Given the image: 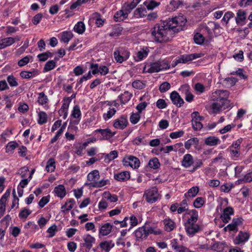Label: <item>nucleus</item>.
<instances>
[{
  "instance_id": "f257e3e1",
  "label": "nucleus",
  "mask_w": 252,
  "mask_h": 252,
  "mask_svg": "<svg viewBox=\"0 0 252 252\" xmlns=\"http://www.w3.org/2000/svg\"><path fill=\"white\" fill-rule=\"evenodd\" d=\"M164 21L156 24L151 30L152 39L157 43H166L172 38V31Z\"/></svg>"
},
{
  "instance_id": "f03ea898",
  "label": "nucleus",
  "mask_w": 252,
  "mask_h": 252,
  "mask_svg": "<svg viewBox=\"0 0 252 252\" xmlns=\"http://www.w3.org/2000/svg\"><path fill=\"white\" fill-rule=\"evenodd\" d=\"M168 28L172 31V34L178 32L183 30L187 23L186 17L182 15L169 18L168 20L164 21Z\"/></svg>"
},
{
  "instance_id": "7ed1b4c3",
  "label": "nucleus",
  "mask_w": 252,
  "mask_h": 252,
  "mask_svg": "<svg viewBox=\"0 0 252 252\" xmlns=\"http://www.w3.org/2000/svg\"><path fill=\"white\" fill-rule=\"evenodd\" d=\"M113 55L114 58L117 63H122L128 59L130 53L125 49L120 48L115 49Z\"/></svg>"
},
{
  "instance_id": "20e7f679",
  "label": "nucleus",
  "mask_w": 252,
  "mask_h": 252,
  "mask_svg": "<svg viewBox=\"0 0 252 252\" xmlns=\"http://www.w3.org/2000/svg\"><path fill=\"white\" fill-rule=\"evenodd\" d=\"M201 54L194 53L191 54H185L180 56L176 60L175 63L173 64V66H175L179 63H186L189 61L200 58Z\"/></svg>"
},
{
  "instance_id": "39448f33",
  "label": "nucleus",
  "mask_w": 252,
  "mask_h": 252,
  "mask_svg": "<svg viewBox=\"0 0 252 252\" xmlns=\"http://www.w3.org/2000/svg\"><path fill=\"white\" fill-rule=\"evenodd\" d=\"M229 94V92L226 90H219L212 93V97L213 99H218L228 105L227 98Z\"/></svg>"
},
{
  "instance_id": "423d86ee",
  "label": "nucleus",
  "mask_w": 252,
  "mask_h": 252,
  "mask_svg": "<svg viewBox=\"0 0 252 252\" xmlns=\"http://www.w3.org/2000/svg\"><path fill=\"white\" fill-rule=\"evenodd\" d=\"M123 163L125 166H129L133 169L138 168L140 164L139 159L133 156H128L124 158Z\"/></svg>"
},
{
  "instance_id": "0eeeda50",
  "label": "nucleus",
  "mask_w": 252,
  "mask_h": 252,
  "mask_svg": "<svg viewBox=\"0 0 252 252\" xmlns=\"http://www.w3.org/2000/svg\"><path fill=\"white\" fill-rule=\"evenodd\" d=\"M153 232V229L151 227L146 228V226L139 227L135 231L134 234L136 240L139 241L146 239L150 233Z\"/></svg>"
},
{
  "instance_id": "6e6552de",
  "label": "nucleus",
  "mask_w": 252,
  "mask_h": 252,
  "mask_svg": "<svg viewBox=\"0 0 252 252\" xmlns=\"http://www.w3.org/2000/svg\"><path fill=\"white\" fill-rule=\"evenodd\" d=\"M191 116L192 118V128L195 130L201 129L203 127V125L200 121L203 120V117H201L197 112L192 113Z\"/></svg>"
},
{
  "instance_id": "1a4fd4ad",
  "label": "nucleus",
  "mask_w": 252,
  "mask_h": 252,
  "mask_svg": "<svg viewBox=\"0 0 252 252\" xmlns=\"http://www.w3.org/2000/svg\"><path fill=\"white\" fill-rule=\"evenodd\" d=\"M146 201L150 203L155 202L158 199V190L154 188L146 191L144 195Z\"/></svg>"
},
{
  "instance_id": "9d476101",
  "label": "nucleus",
  "mask_w": 252,
  "mask_h": 252,
  "mask_svg": "<svg viewBox=\"0 0 252 252\" xmlns=\"http://www.w3.org/2000/svg\"><path fill=\"white\" fill-rule=\"evenodd\" d=\"M185 229L188 235L193 236L200 230V226L196 223H185Z\"/></svg>"
},
{
  "instance_id": "9b49d317",
  "label": "nucleus",
  "mask_w": 252,
  "mask_h": 252,
  "mask_svg": "<svg viewBox=\"0 0 252 252\" xmlns=\"http://www.w3.org/2000/svg\"><path fill=\"white\" fill-rule=\"evenodd\" d=\"M220 28V25L215 22L210 21L203 28V32H206L209 37H211L215 30Z\"/></svg>"
},
{
  "instance_id": "f8f14e48",
  "label": "nucleus",
  "mask_w": 252,
  "mask_h": 252,
  "mask_svg": "<svg viewBox=\"0 0 252 252\" xmlns=\"http://www.w3.org/2000/svg\"><path fill=\"white\" fill-rule=\"evenodd\" d=\"M214 102L212 104L211 108L213 113H218L221 111L222 109H225L227 108L228 105L227 104L218 100V99H213Z\"/></svg>"
},
{
  "instance_id": "ddd939ff",
  "label": "nucleus",
  "mask_w": 252,
  "mask_h": 252,
  "mask_svg": "<svg viewBox=\"0 0 252 252\" xmlns=\"http://www.w3.org/2000/svg\"><path fill=\"white\" fill-rule=\"evenodd\" d=\"M127 124L126 117L125 116H122L115 120L113 126L116 128L123 129L127 126Z\"/></svg>"
},
{
  "instance_id": "4468645a",
  "label": "nucleus",
  "mask_w": 252,
  "mask_h": 252,
  "mask_svg": "<svg viewBox=\"0 0 252 252\" xmlns=\"http://www.w3.org/2000/svg\"><path fill=\"white\" fill-rule=\"evenodd\" d=\"M170 98L172 103L178 107H181L184 103L183 99L176 91H173L170 94Z\"/></svg>"
},
{
  "instance_id": "2eb2a0df",
  "label": "nucleus",
  "mask_w": 252,
  "mask_h": 252,
  "mask_svg": "<svg viewBox=\"0 0 252 252\" xmlns=\"http://www.w3.org/2000/svg\"><path fill=\"white\" fill-rule=\"evenodd\" d=\"M249 238L250 235L248 233L240 231L238 235L235 237L234 239V243L238 245L244 243L249 240Z\"/></svg>"
},
{
  "instance_id": "dca6fc26",
  "label": "nucleus",
  "mask_w": 252,
  "mask_h": 252,
  "mask_svg": "<svg viewBox=\"0 0 252 252\" xmlns=\"http://www.w3.org/2000/svg\"><path fill=\"white\" fill-rule=\"evenodd\" d=\"M129 13L125 10L124 6L121 10L117 11L114 16V19L116 22L122 21L126 19Z\"/></svg>"
},
{
  "instance_id": "f3484780",
  "label": "nucleus",
  "mask_w": 252,
  "mask_h": 252,
  "mask_svg": "<svg viewBox=\"0 0 252 252\" xmlns=\"http://www.w3.org/2000/svg\"><path fill=\"white\" fill-rule=\"evenodd\" d=\"M193 163L192 156L189 154H187L183 157L181 161L182 165L185 168H189Z\"/></svg>"
},
{
  "instance_id": "a211bd4d",
  "label": "nucleus",
  "mask_w": 252,
  "mask_h": 252,
  "mask_svg": "<svg viewBox=\"0 0 252 252\" xmlns=\"http://www.w3.org/2000/svg\"><path fill=\"white\" fill-rule=\"evenodd\" d=\"M233 214V209L231 207H227L224 209L220 218L224 222H228L230 220V215Z\"/></svg>"
},
{
  "instance_id": "6ab92c4d",
  "label": "nucleus",
  "mask_w": 252,
  "mask_h": 252,
  "mask_svg": "<svg viewBox=\"0 0 252 252\" xmlns=\"http://www.w3.org/2000/svg\"><path fill=\"white\" fill-rule=\"evenodd\" d=\"M144 70L146 72L150 73L159 72L160 70L158 62L151 63L150 65L145 67Z\"/></svg>"
},
{
  "instance_id": "aec40b11",
  "label": "nucleus",
  "mask_w": 252,
  "mask_h": 252,
  "mask_svg": "<svg viewBox=\"0 0 252 252\" xmlns=\"http://www.w3.org/2000/svg\"><path fill=\"white\" fill-rule=\"evenodd\" d=\"M113 227V225L110 223H106L100 227L99 230V233L102 236H106L109 234Z\"/></svg>"
},
{
  "instance_id": "412c9836",
  "label": "nucleus",
  "mask_w": 252,
  "mask_h": 252,
  "mask_svg": "<svg viewBox=\"0 0 252 252\" xmlns=\"http://www.w3.org/2000/svg\"><path fill=\"white\" fill-rule=\"evenodd\" d=\"M130 174L128 171H124L114 175V179L120 182H123L130 178Z\"/></svg>"
},
{
  "instance_id": "4be33fe9",
  "label": "nucleus",
  "mask_w": 252,
  "mask_h": 252,
  "mask_svg": "<svg viewBox=\"0 0 252 252\" xmlns=\"http://www.w3.org/2000/svg\"><path fill=\"white\" fill-rule=\"evenodd\" d=\"M164 225V229L166 231L170 232L175 227V223L173 220L170 219H166L163 221Z\"/></svg>"
},
{
  "instance_id": "5701e85b",
  "label": "nucleus",
  "mask_w": 252,
  "mask_h": 252,
  "mask_svg": "<svg viewBox=\"0 0 252 252\" xmlns=\"http://www.w3.org/2000/svg\"><path fill=\"white\" fill-rule=\"evenodd\" d=\"M54 191L56 195L63 198L66 194V190L63 185H60L55 188Z\"/></svg>"
},
{
  "instance_id": "b1692460",
  "label": "nucleus",
  "mask_w": 252,
  "mask_h": 252,
  "mask_svg": "<svg viewBox=\"0 0 252 252\" xmlns=\"http://www.w3.org/2000/svg\"><path fill=\"white\" fill-rule=\"evenodd\" d=\"M83 240L85 242L84 246L88 249H90L92 247L93 244L95 242V238L90 235L84 236Z\"/></svg>"
},
{
  "instance_id": "393cba45",
  "label": "nucleus",
  "mask_w": 252,
  "mask_h": 252,
  "mask_svg": "<svg viewBox=\"0 0 252 252\" xmlns=\"http://www.w3.org/2000/svg\"><path fill=\"white\" fill-rule=\"evenodd\" d=\"M140 1L141 0H133L130 3H125L123 5L125 10L130 13L131 10L134 9Z\"/></svg>"
},
{
  "instance_id": "a878e982",
  "label": "nucleus",
  "mask_w": 252,
  "mask_h": 252,
  "mask_svg": "<svg viewBox=\"0 0 252 252\" xmlns=\"http://www.w3.org/2000/svg\"><path fill=\"white\" fill-rule=\"evenodd\" d=\"M190 215V217L187 220L186 223H196L198 218V212L195 210H191L188 212Z\"/></svg>"
},
{
  "instance_id": "bb28decb",
  "label": "nucleus",
  "mask_w": 252,
  "mask_h": 252,
  "mask_svg": "<svg viewBox=\"0 0 252 252\" xmlns=\"http://www.w3.org/2000/svg\"><path fill=\"white\" fill-rule=\"evenodd\" d=\"M220 139L215 136H209L205 139V143L210 146H214L219 144Z\"/></svg>"
},
{
  "instance_id": "cd10ccee",
  "label": "nucleus",
  "mask_w": 252,
  "mask_h": 252,
  "mask_svg": "<svg viewBox=\"0 0 252 252\" xmlns=\"http://www.w3.org/2000/svg\"><path fill=\"white\" fill-rule=\"evenodd\" d=\"M100 177L99 173L98 170H94L91 172L87 176L88 180L91 182V183H94L96 182Z\"/></svg>"
},
{
  "instance_id": "c85d7f7f",
  "label": "nucleus",
  "mask_w": 252,
  "mask_h": 252,
  "mask_svg": "<svg viewBox=\"0 0 252 252\" xmlns=\"http://www.w3.org/2000/svg\"><path fill=\"white\" fill-rule=\"evenodd\" d=\"M99 246L102 250L108 252L114 246V244L111 241H106L101 242Z\"/></svg>"
},
{
  "instance_id": "c756f323",
  "label": "nucleus",
  "mask_w": 252,
  "mask_h": 252,
  "mask_svg": "<svg viewBox=\"0 0 252 252\" xmlns=\"http://www.w3.org/2000/svg\"><path fill=\"white\" fill-rule=\"evenodd\" d=\"M148 51L147 50L143 49L142 50L138 51L136 55L134 57L135 61L139 62L148 56Z\"/></svg>"
},
{
  "instance_id": "7c9ffc66",
  "label": "nucleus",
  "mask_w": 252,
  "mask_h": 252,
  "mask_svg": "<svg viewBox=\"0 0 252 252\" xmlns=\"http://www.w3.org/2000/svg\"><path fill=\"white\" fill-rule=\"evenodd\" d=\"M199 188L197 187H193L185 194V197L188 199V197H194L198 193Z\"/></svg>"
},
{
  "instance_id": "2f4dec72",
  "label": "nucleus",
  "mask_w": 252,
  "mask_h": 252,
  "mask_svg": "<svg viewBox=\"0 0 252 252\" xmlns=\"http://www.w3.org/2000/svg\"><path fill=\"white\" fill-rule=\"evenodd\" d=\"M246 18V12L242 10H239L237 13V17L235 18L236 23L240 24L243 22Z\"/></svg>"
},
{
  "instance_id": "473e14b6",
  "label": "nucleus",
  "mask_w": 252,
  "mask_h": 252,
  "mask_svg": "<svg viewBox=\"0 0 252 252\" xmlns=\"http://www.w3.org/2000/svg\"><path fill=\"white\" fill-rule=\"evenodd\" d=\"M85 26L83 22H78L74 26V31L79 34L83 33L85 31Z\"/></svg>"
},
{
  "instance_id": "72a5a7b5",
  "label": "nucleus",
  "mask_w": 252,
  "mask_h": 252,
  "mask_svg": "<svg viewBox=\"0 0 252 252\" xmlns=\"http://www.w3.org/2000/svg\"><path fill=\"white\" fill-rule=\"evenodd\" d=\"M148 165L151 168L157 169L159 167L160 164L157 158H154L149 160Z\"/></svg>"
},
{
  "instance_id": "f704fd0d",
  "label": "nucleus",
  "mask_w": 252,
  "mask_h": 252,
  "mask_svg": "<svg viewBox=\"0 0 252 252\" xmlns=\"http://www.w3.org/2000/svg\"><path fill=\"white\" fill-rule=\"evenodd\" d=\"M131 96V94L129 93L127 91H126L123 94L119 95L121 103L125 104L130 99Z\"/></svg>"
},
{
  "instance_id": "c9c22d12",
  "label": "nucleus",
  "mask_w": 252,
  "mask_h": 252,
  "mask_svg": "<svg viewBox=\"0 0 252 252\" xmlns=\"http://www.w3.org/2000/svg\"><path fill=\"white\" fill-rule=\"evenodd\" d=\"M46 169L48 172H53L55 169V160L50 158L47 162Z\"/></svg>"
},
{
  "instance_id": "e433bc0d",
  "label": "nucleus",
  "mask_w": 252,
  "mask_h": 252,
  "mask_svg": "<svg viewBox=\"0 0 252 252\" xmlns=\"http://www.w3.org/2000/svg\"><path fill=\"white\" fill-rule=\"evenodd\" d=\"M199 141L197 138L194 137L190 138L187 140L185 143V147L189 150L190 148L191 145H197L198 144Z\"/></svg>"
},
{
  "instance_id": "4c0bfd02",
  "label": "nucleus",
  "mask_w": 252,
  "mask_h": 252,
  "mask_svg": "<svg viewBox=\"0 0 252 252\" xmlns=\"http://www.w3.org/2000/svg\"><path fill=\"white\" fill-rule=\"evenodd\" d=\"M147 11L145 7L137 8L134 12L136 17H143L146 15Z\"/></svg>"
},
{
  "instance_id": "58836bf2",
  "label": "nucleus",
  "mask_w": 252,
  "mask_h": 252,
  "mask_svg": "<svg viewBox=\"0 0 252 252\" xmlns=\"http://www.w3.org/2000/svg\"><path fill=\"white\" fill-rule=\"evenodd\" d=\"M37 74V71H23L20 73V76L23 78H30Z\"/></svg>"
},
{
  "instance_id": "ea45409f",
  "label": "nucleus",
  "mask_w": 252,
  "mask_h": 252,
  "mask_svg": "<svg viewBox=\"0 0 252 252\" xmlns=\"http://www.w3.org/2000/svg\"><path fill=\"white\" fill-rule=\"evenodd\" d=\"M144 4L148 10H152L160 4V2H158L154 0L149 1H145Z\"/></svg>"
},
{
  "instance_id": "a19ab883",
  "label": "nucleus",
  "mask_w": 252,
  "mask_h": 252,
  "mask_svg": "<svg viewBox=\"0 0 252 252\" xmlns=\"http://www.w3.org/2000/svg\"><path fill=\"white\" fill-rule=\"evenodd\" d=\"M47 116L45 112L41 111L38 113V123L43 125L47 122Z\"/></svg>"
},
{
  "instance_id": "79ce46f5",
  "label": "nucleus",
  "mask_w": 252,
  "mask_h": 252,
  "mask_svg": "<svg viewBox=\"0 0 252 252\" xmlns=\"http://www.w3.org/2000/svg\"><path fill=\"white\" fill-rule=\"evenodd\" d=\"M72 36L73 35L70 32H64L62 34L61 40L64 43H68Z\"/></svg>"
},
{
  "instance_id": "37998d69",
  "label": "nucleus",
  "mask_w": 252,
  "mask_h": 252,
  "mask_svg": "<svg viewBox=\"0 0 252 252\" xmlns=\"http://www.w3.org/2000/svg\"><path fill=\"white\" fill-rule=\"evenodd\" d=\"M81 111L79 106H74L72 112L71 117L75 119H79L81 118Z\"/></svg>"
},
{
  "instance_id": "c03bdc74",
  "label": "nucleus",
  "mask_w": 252,
  "mask_h": 252,
  "mask_svg": "<svg viewBox=\"0 0 252 252\" xmlns=\"http://www.w3.org/2000/svg\"><path fill=\"white\" fill-rule=\"evenodd\" d=\"M205 203V200L203 197H197L193 202V206L196 208H199L201 207Z\"/></svg>"
},
{
  "instance_id": "a18cd8bd",
  "label": "nucleus",
  "mask_w": 252,
  "mask_h": 252,
  "mask_svg": "<svg viewBox=\"0 0 252 252\" xmlns=\"http://www.w3.org/2000/svg\"><path fill=\"white\" fill-rule=\"evenodd\" d=\"M188 206L187 199H184L180 204V207L178 208L177 211L179 214H181L187 210Z\"/></svg>"
},
{
  "instance_id": "49530a36",
  "label": "nucleus",
  "mask_w": 252,
  "mask_h": 252,
  "mask_svg": "<svg viewBox=\"0 0 252 252\" xmlns=\"http://www.w3.org/2000/svg\"><path fill=\"white\" fill-rule=\"evenodd\" d=\"M212 162L214 163H224L226 162V159L223 158L222 154L220 153L216 158L212 159Z\"/></svg>"
},
{
  "instance_id": "de8ad7c7",
  "label": "nucleus",
  "mask_w": 252,
  "mask_h": 252,
  "mask_svg": "<svg viewBox=\"0 0 252 252\" xmlns=\"http://www.w3.org/2000/svg\"><path fill=\"white\" fill-rule=\"evenodd\" d=\"M56 62L53 61H49L47 62L44 65V70L45 71H49L53 69L56 66Z\"/></svg>"
},
{
  "instance_id": "09e8293b",
  "label": "nucleus",
  "mask_w": 252,
  "mask_h": 252,
  "mask_svg": "<svg viewBox=\"0 0 252 252\" xmlns=\"http://www.w3.org/2000/svg\"><path fill=\"white\" fill-rule=\"evenodd\" d=\"M107 184V180H101L99 181L94 182V183H90L89 185L91 187L94 188H100L104 186Z\"/></svg>"
},
{
  "instance_id": "8fccbe9b",
  "label": "nucleus",
  "mask_w": 252,
  "mask_h": 252,
  "mask_svg": "<svg viewBox=\"0 0 252 252\" xmlns=\"http://www.w3.org/2000/svg\"><path fill=\"white\" fill-rule=\"evenodd\" d=\"M18 144L15 142H10L8 143L6 147V153H13L14 149L18 146Z\"/></svg>"
},
{
  "instance_id": "3c124183",
  "label": "nucleus",
  "mask_w": 252,
  "mask_h": 252,
  "mask_svg": "<svg viewBox=\"0 0 252 252\" xmlns=\"http://www.w3.org/2000/svg\"><path fill=\"white\" fill-rule=\"evenodd\" d=\"M231 155V157L234 159H236L240 156V150L229 147L228 149Z\"/></svg>"
},
{
  "instance_id": "603ef678",
  "label": "nucleus",
  "mask_w": 252,
  "mask_h": 252,
  "mask_svg": "<svg viewBox=\"0 0 252 252\" xmlns=\"http://www.w3.org/2000/svg\"><path fill=\"white\" fill-rule=\"evenodd\" d=\"M48 100L47 96L44 93L42 92L39 94L38 102L40 104L43 105L46 104Z\"/></svg>"
},
{
  "instance_id": "864d4df0",
  "label": "nucleus",
  "mask_w": 252,
  "mask_h": 252,
  "mask_svg": "<svg viewBox=\"0 0 252 252\" xmlns=\"http://www.w3.org/2000/svg\"><path fill=\"white\" fill-rule=\"evenodd\" d=\"M7 81L11 87H17L18 83L16 78L13 75H9L7 77Z\"/></svg>"
},
{
  "instance_id": "5fc2aeb1",
  "label": "nucleus",
  "mask_w": 252,
  "mask_h": 252,
  "mask_svg": "<svg viewBox=\"0 0 252 252\" xmlns=\"http://www.w3.org/2000/svg\"><path fill=\"white\" fill-rule=\"evenodd\" d=\"M115 132H112L110 129L106 128L103 129V131H102L101 135L104 137H105L106 139L108 138L112 137L115 134Z\"/></svg>"
},
{
  "instance_id": "6e6d98bb",
  "label": "nucleus",
  "mask_w": 252,
  "mask_h": 252,
  "mask_svg": "<svg viewBox=\"0 0 252 252\" xmlns=\"http://www.w3.org/2000/svg\"><path fill=\"white\" fill-rule=\"evenodd\" d=\"M194 42L198 44H201L204 41V37L199 33H196L194 36Z\"/></svg>"
},
{
  "instance_id": "4d7b16f0",
  "label": "nucleus",
  "mask_w": 252,
  "mask_h": 252,
  "mask_svg": "<svg viewBox=\"0 0 252 252\" xmlns=\"http://www.w3.org/2000/svg\"><path fill=\"white\" fill-rule=\"evenodd\" d=\"M170 84L167 82L162 83L159 87V90L161 93H164L170 89Z\"/></svg>"
},
{
  "instance_id": "13d9d810",
  "label": "nucleus",
  "mask_w": 252,
  "mask_h": 252,
  "mask_svg": "<svg viewBox=\"0 0 252 252\" xmlns=\"http://www.w3.org/2000/svg\"><path fill=\"white\" fill-rule=\"evenodd\" d=\"M69 107V103H64L63 104L61 109L59 110V113L61 114V112L63 113V118L65 119L67 115V110Z\"/></svg>"
},
{
  "instance_id": "bf43d9fd",
  "label": "nucleus",
  "mask_w": 252,
  "mask_h": 252,
  "mask_svg": "<svg viewBox=\"0 0 252 252\" xmlns=\"http://www.w3.org/2000/svg\"><path fill=\"white\" fill-rule=\"evenodd\" d=\"M174 151L175 152H179L181 153H185V149L183 147V144L181 142L178 143L173 145Z\"/></svg>"
},
{
  "instance_id": "052dcab7",
  "label": "nucleus",
  "mask_w": 252,
  "mask_h": 252,
  "mask_svg": "<svg viewBox=\"0 0 252 252\" xmlns=\"http://www.w3.org/2000/svg\"><path fill=\"white\" fill-rule=\"evenodd\" d=\"M252 181V172L247 174L242 179H239L238 182L240 183L250 182Z\"/></svg>"
},
{
  "instance_id": "680f3d73",
  "label": "nucleus",
  "mask_w": 252,
  "mask_h": 252,
  "mask_svg": "<svg viewBox=\"0 0 252 252\" xmlns=\"http://www.w3.org/2000/svg\"><path fill=\"white\" fill-rule=\"evenodd\" d=\"M116 112V110L114 108H111L107 111L106 114L103 115V118L105 120L109 119L115 115Z\"/></svg>"
},
{
  "instance_id": "e2e57ef3",
  "label": "nucleus",
  "mask_w": 252,
  "mask_h": 252,
  "mask_svg": "<svg viewBox=\"0 0 252 252\" xmlns=\"http://www.w3.org/2000/svg\"><path fill=\"white\" fill-rule=\"evenodd\" d=\"M158 62L160 71L169 68L170 65L167 61L163 60L158 61Z\"/></svg>"
},
{
  "instance_id": "0e129e2a",
  "label": "nucleus",
  "mask_w": 252,
  "mask_h": 252,
  "mask_svg": "<svg viewBox=\"0 0 252 252\" xmlns=\"http://www.w3.org/2000/svg\"><path fill=\"white\" fill-rule=\"evenodd\" d=\"M140 113H133L130 118V121L133 124H137L140 119Z\"/></svg>"
},
{
  "instance_id": "69168bd1",
  "label": "nucleus",
  "mask_w": 252,
  "mask_h": 252,
  "mask_svg": "<svg viewBox=\"0 0 252 252\" xmlns=\"http://www.w3.org/2000/svg\"><path fill=\"white\" fill-rule=\"evenodd\" d=\"M57 231V226L55 224L52 225L47 230V232L49 233V237H53L55 236L56 232Z\"/></svg>"
},
{
  "instance_id": "338daca9",
  "label": "nucleus",
  "mask_w": 252,
  "mask_h": 252,
  "mask_svg": "<svg viewBox=\"0 0 252 252\" xmlns=\"http://www.w3.org/2000/svg\"><path fill=\"white\" fill-rule=\"evenodd\" d=\"M184 134L182 130L170 133V137L172 139H176L182 137Z\"/></svg>"
},
{
  "instance_id": "774afa93",
  "label": "nucleus",
  "mask_w": 252,
  "mask_h": 252,
  "mask_svg": "<svg viewBox=\"0 0 252 252\" xmlns=\"http://www.w3.org/2000/svg\"><path fill=\"white\" fill-rule=\"evenodd\" d=\"M31 213L30 210L25 208L20 212L19 216L21 219H26Z\"/></svg>"
}]
</instances>
